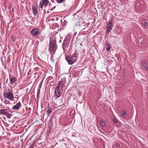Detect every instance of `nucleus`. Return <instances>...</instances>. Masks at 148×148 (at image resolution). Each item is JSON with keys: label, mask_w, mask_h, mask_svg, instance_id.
<instances>
[{"label": "nucleus", "mask_w": 148, "mask_h": 148, "mask_svg": "<svg viewBox=\"0 0 148 148\" xmlns=\"http://www.w3.org/2000/svg\"><path fill=\"white\" fill-rule=\"evenodd\" d=\"M50 42L48 50L51 55L54 54L56 50V38L53 36L50 37Z\"/></svg>", "instance_id": "f257e3e1"}, {"label": "nucleus", "mask_w": 148, "mask_h": 148, "mask_svg": "<svg viewBox=\"0 0 148 148\" xmlns=\"http://www.w3.org/2000/svg\"><path fill=\"white\" fill-rule=\"evenodd\" d=\"M62 84H58L56 87L55 90V93L57 98L60 97L62 95Z\"/></svg>", "instance_id": "f03ea898"}, {"label": "nucleus", "mask_w": 148, "mask_h": 148, "mask_svg": "<svg viewBox=\"0 0 148 148\" xmlns=\"http://www.w3.org/2000/svg\"><path fill=\"white\" fill-rule=\"evenodd\" d=\"M4 99H8L11 101H14V97L13 93L11 92H6L3 94Z\"/></svg>", "instance_id": "7ed1b4c3"}, {"label": "nucleus", "mask_w": 148, "mask_h": 148, "mask_svg": "<svg viewBox=\"0 0 148 148\" xmlns=\"http://www.w3.org/2000/svg\"><path fill=\"white\" fill-rule=\"evenodd\" d=\"M66 60L69 64L71 65L76 62L77 57L76 56L73 55L70 57H67Z\"/></svg>", "instance_id": "20e7f679"}, {"label": "nucleus", "mask_w": 148, "mask_h": 148, "mask_svg": "<svg viewBox=\"0 0 148 148\" xmlns=\"http://www.w3.org/2000/svg\"><path fill=\"white\" fill-rule=\"evenodd\" d=\"M73 23L75 26H78L80 25V20L78 16L76 15L72 19Z\"/></svg>", "instance_id": "39448f33"}, {"label": "nucleus", "mask_w": 148, "mask_h": 148, "mask_svg": "<svg viewBox=\"0 0 148 148\" xmlns=\"http://www.w3.org/2000/svg\"><path fill=\"white\" fill-rule=\"evenodd\" d=\"M70 42L68 40L65 39L62 44V48L64 51L66 50L68 47Z\"/></svg>", "instance_id": "423d86ee"}, {"label": "nucleus", "mask_w": 148, "mask_h": 148, "mask_svg": "<svg viewBox=\"0 0 148 148\" xmlns=\"http://www.w3.org/2000/svg\"><path fill=\"white\" fill-rule=\"evenodd\" d=\"M21 106V103L19 102L15 105L14 106L12 109L14 110L18 111Z\"/></svg>", "instance_id": "0eeeda50"}, {"label": "nucleus", "mask_w": 148, "mask_h": 148, "mask_svg": "<svg viewBox=\"0 0 148 148\" xmlns=\"http://www.w3.org/2000/svg\"><path fill=\"white\" fill-rule=\"evenodd\" d=\"M113 27V25L112 23L110 22H109L108 24L106 31L108 33H110Z\"/></svg>", "instance_id": "6e6552de"}, {"label": "nucleus", "mask_w": 148, "mask_h": 148, "mask_svg": "<svg viewBox=\"0 0 148 148\" xmlns=\"http://www.w3.org/2000/svg\"><path fill=\"white\" fill-rule=\"evenodd\" d=\"M0 114H4L6 115L7 117L10 118L9 116H8V115H9L10 114H9L7 111V109H2L0 110Z\"/></svg>", "instance_id": "1a4fd4ad"}, {"label": "nucleus", "mask_w": 148, "mask_h": 148, "mask_svg": "<svg viewBox=\"0 0 148 148\" xmlns=\"http://www.w3.org/2000/svg\"><path fill=\"white\" fill-rule=\"evenodd\" d=\"M39 6V8L42 9L43 7L45 8L46 6V0H42L40 2Z\"/></svg>", "instance_id": "9d476101"}, {"label": "nucleus", "mask_w": 148, "mask_h": 148, "mask_svg": "<svg viewBox=\"0 0 148 148\" xmlns=\"http://www.w3.org/2000/svg\"><path fill=\"white\" fill-rule=\"evenodd\" d=\"M9 79L11 84L12 85L15 86L16 85V78L14 77L13 78L10 77Z\"/></svg>", "instance_id": "9b49d317"}, {"label": "nucleus", "mask_w": 148, "mask_h": 148, "mask_svg": "<svg viewBox=\"0 0 148 148\" xmlns=\"http://www.w3.org/2000/svg\"><path fill=\"white\" fill-rule=\"evenodd\" d=\"M39 30L37 28H34L31 31V33L33 36H36L38 34Z\"/></svg>", "instance_id": "f8f14e48"}, {"label": "nucleus", "mask_w": 148, "mask_h": 148, "mask_svg": "<svg viewBox=\"0 0 148 148\" xmlns=\"http://www.w3.org/2000/svg\"><path fill=\"white\" fill-rule=\"evenodd\" d=\"M32 7L33 13L34 16H37L38 15V11L35 6L34 5H33L32 6Z\"/></svg>", "instance_id": "ddd939ff"}, {"label": "nucleus", "mask_w": 148, "mask_h": 148, "mask_svg": "<svg viewBox=\"0 0 148 148\" xmlns=\"http://www.w3.org/2000/svg\"><path fill=\"white\" fill-rule=\"evenodd\" d=\"M142 23L144 28H145V29H147L148 25L147 22H146L145 20H143L142 21Z\"/></svg>", "instance_id": "4468645a"}, {"label": "nucleus", "mask_w": 148, "mask_h": 148, "mask_svg": "<svg viewBox=\"0 0 148 148\" xmlns=\"http://www.w3.org/2000/svg\"><path fill=\"white\" fill-rule=\"evenodd\" d=\"M127 114V112L126 110H123L122 111V114L123 115V116H125Z\"/></svg>", "instance_id": "2eb2a0df"}, {"label": "nucleus", "mask_w": 148, "mask_h": 148, "mask_svg": "<svg viewBox=\"0 0 148 148\" xmlns=\"http://www.w3.org/2000/svg\"><path fill=\"white\" fill-rule=\"evenodd\" d=\"M100 125L102 126H105V122L103 121H101L100 122Z\"/></svg>", "instance_id": "dca6fc26"}, {"label": "nucleus", "mask_w": 148, "mask_h": 148, "mask_svg": "<svg viewBox=\"0 0 148 148\" xmlns=\"http://www.w3.org/2000/svg\"><path fill=\"white\" fill-rule=\"evenodd\" d=\"M4 102L6 105L9 104L10 103V102L9 101L6 100H4Z\"/></svg>", "instance_id": "f3484780"}, {"label": "nucleus", "mask_w": 148, "mask_h": 148, "mask_svg": "<svg viewBox=\"0 0 148 148\" xmlns=\"http://www.w3.org/2000/svg\"><path fill=\"white\" fill-rule=\"evenodd\" d=\"M64 0H57V1L58 3H60L64 1Z\"/></svg>", "instance_id": "a211bd4d"}, {"label": "nucleus", "mask_w": 148, "mask_h": 148, "mask_svg": "<svg viewBox=\"0 0 148 148\" xmlns=\"http://www.w3.org/2000/svg\"><path fill=\"white\" fill-rule=\"evenodd\" d=\"M142 64L143 66L144 67L145 66V65H146V64H147V63L145 62H143L142 63Z\"/></svg>", "instance_id": "6ab92c4d"}, {"label": "nucleus", "mask_w": 148, "mask_h": 148, "mask_svg": "<svg viewBox=\"0 0 148 148\" xmlns=\"http://www.w3.org/2000/svg\"><path fill=\"white\" fill-rule=\"evenodd\" d=\"M51 80V81L50 82H52L53 81V79H49V80ZM49 83V79H48L47 81V84H48V83Z\"/></svg>", "instance_id": "aec40b11"}, {"label": "nucleus", "mask_w": 148, "mask_h": 148, "mask_svg": "<svg viewBox=\"0 0 148 148\" xmlns=\"http://www.w3.org/2000/svg\"><path fill=\"white\" fill-rule=\"evenodd\" d=\"M144 68L146 70H148V64H147Z\"/></svg>", "instance_id": "412c9836"}, {"label": "nucleus", "mask_w": 148, "mask_h": 148, "mask_svg": "<svg viewBox=\"0 0 148 148\" xmlns=\"http://www.w3.org/2000/svg\"><path fill=\"white\" fill-rule=\"evenodd\" d=\"M113 122L115 123H117V121L115 119V118H114L113 119Z\"/></svg>", "instance_id": "4be33fe9"}, {"label": "nucleus", "mask_w": 148, "mask_h": 148, "mask_svg": "<svg viewBox=\"0 0 148 148\" xmlns=\"http://www.w3.org/2000/svg\"><path fill=\"white\" fill-rule=\"evenodd\" d=\"M110 49V47H108V48L106 49V51H109Z\"/></svg>", "instance_id": "5701e85b"}, {"label": "nucleus", "mask_w": 148, "mask_h": 148, "mask_svg": "<svg viewBox=\"0 0 148 148\" xmlns=\"http://www.w3.org/2000/svg\"><path fill=\"white\" fill-rule=\"evenodd\" d=\"M115 145L116 147H119L120 146V145L119 143H118L116 144Z\"/></svg>", "instance_id": "b1692460"}, {"label": "nucleus", "mask_w": 148, "mask_h": 148, "mask_svg": "<svg viewBox=\"0 0 148 148\" xmlns=\"http://www.w3.org/2000/svg\"><path fill=\"white\" fill-rule=\"evenodd\" d=\"M107 45L108 47H110V44L109 43H107Z\"/></svg>", "instance_id": "393cba45"}, {"label": "nucleus", "mask_w": 148, "mask_h": 148, "mask_svg": "<svg viewBox=\"0 0 148 148\" xmlns=\"http://www.w3.org/2000/svg\"><path fill=\"white\" fill-rule=\"evenodd\" d=\"M47 112H48V114H49L50 113H51V111L50 110H48L47 111Z\"/></svg>", "instance_id": "a878e982"}, {"label": "nucleus", "mask_w": 148, "mask_h": 148, "mask_svg": "<svg viewBox=\"0 0 148 148\" xmlns=\"http://www.w3.org/2000/svg\"><path fill=\"white\" fill-rule=\"evenodd\" d=\"M15 97L17 99H18V95H16Z\"/></svg>", "instance_id": "bb28decb"}, {"label": "nucleus", "mask_w": 148, "mask_h": 148, "mask_svg": "<svg viewBox=\"0 0 148 148\" xmlns=\"http://www.w3.org/2000/svg\"><path fill=\"white\" fill-rule=\"evenodd\" d=\"M30 148H34V147H33V145H32L31 146H30Z\"/></svg>", "instance_id": "cd10ccee"}, {"label": "nucleus", "mask_w": 148, "mask_h": 148, "mask_svg": "<svg viewBox=\"0 0 148 148\" xmlns=\"http://www.w3.org/2000/svg\"><path fill=\"white\" fill-rule=\"evenodd\" d=\"M45 9H44V13L45 14Z\"/></svg>", "instance_id": "c85d7f7f"}, {"label": "nucleus", "mask_w": 148, "mask_h": 148, "mask_svg": "<svg viewBox=\"0 0 148 148\" xmlns=\"http://www.w3.org/2000/svg\"><path fill=\"white\" fill-rule=\"evenodd\" d=\"M2 140V138L1 136H0V141H1Z\"/></svg>", "instance_id": "c756f323"}, {"label": "nucleus", "mask_w": 148, "mask_h": 148, "mask_svg": "<svg viewBox=\"0 0 148 148\" xmlns=\"http://www.w3.org/2000/svg\"><path fill=\"white\" fill-rule=\"evenodd\" d=\"M44 115L43 116V119H44Z\"/></svg>", "instance_id": "7c9ffc66"}, {"label": "nucleus", "mask_w": 148, "mask_h": 148, "mask_svg": "<svg viewBox=\"0 0 148 148\" xmlns=\"http://www.w3.org/2000/svg\"><path fill=\"white\" fill-rule=\"evenodd\" d=\"M47 3L48 1L47 0Z\"/></svg>", "instance_id": "2f4dec72"}, {"label": "nucleus", "mask_w": 148, "mask_h": 148, "mask_svg": "<svg viewBox=\"0 0 148 148\" xmlns=\"http://www.w3.org/2000/svg\"><path fill=\"white\" fill-rule=\"evenodd\" d=\"M88 29H87V30H86V31H88Z\"/></svg>", "instance_id": "473e14b6"}, {"label": "nucleus", "mask_w": 148, "mask_h": 148, "mask_svg": "<svg viewBox=\"0 0 148 148\" xmlns=\"http://www.w3.org/2000/svg\"><path fill=\"white\" fill-rule=\"evenodd\" d=\"M46 119H45V121H46Z\"/></svg>", "instance_id": "72a5a7b5"}]
</instances>
